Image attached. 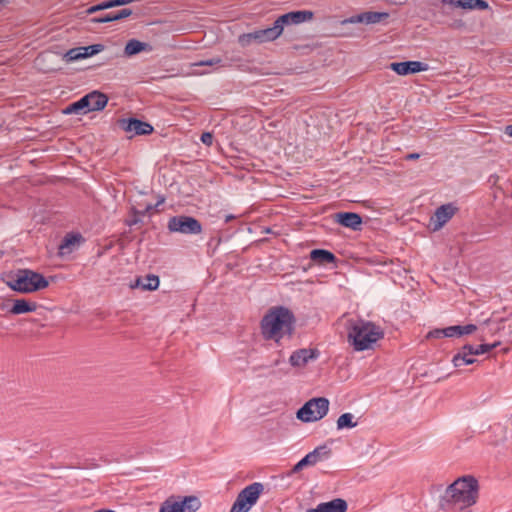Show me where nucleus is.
<instances>
[{
    "label": "nucleus",
    "instance_id": "6ab92c4d",
    "mask_svg": "<svg viewBox=\"0 0 512 512\" xmlns=\"http://www.w3.org/2000/svg\"><path fill=\"white\" fill-rule=\"evenodd\" d=\"M347 502L342 498H336L328 502L320 503L316 508H310L306 512H346Z\"/></svg>",
    "mask_w": 512,
    "mask_h": 512
},
{
    "label": "nucleus",
    "instance_id": "49530a36",
    "mask_svg": "<svg viewBox=\"0 0 512 512\" xmlns=\"http://www.w3.org/2000/svg\"><path fill=\"white\" fill-rule=\"evenodd\" d=\"M505 134L512 137V124L505 127Z\"/></svg>",
    "mask_w": 512,
    "mask_h": 512
},
{
    "label": "nucleus",
    "instance_id": "7ed1b4c3",
    "mask_svg": "<svg viewBox=\"0 0 512 512\" xmlns=\"http://www.w3.org/2000/svg\"><path fill=\"white\" fill-rule=\"evenodd\" d=\"M3 282L13 291L33 293L48 287V280L40 273L30 269L10 271L2 277Z\"/></svg>",
    "mask_w": 512,
    "mask_h": 512
},
{
    "label": "nucleus",
    "instance_id": "ea45409f",
    "mask_svg": "<svg viewBox=\"0 0 512 512\" xmlns=\"http://www.w3.org/2000/svg\"><path fill=\"white\" fill-rule=\"evenodd\" d=\"M109 8H111V6H110V2L108 0V1L102 2L100 4L91 6L90 8H88L86 10V12H87V14H93L97 11H101V10H105V9H109Z\"/></svg>",
    "mask_w": 512,
    "mask_h": 512
},
{
    "label": "nucleus",
    "instance_id": "8fccbe9b",
    "mask_svg": "<svg viewBox=\"0 0 512 512\" xmlns=\"http://www.w3.org/2000/svg\"><path fill=\"white\" fill-rule=\"evenodd\" d=\"M279 363H280V361H279V360H276V361L274 362V365L276 366V365H278Z\"/></svg>",
    "mask_w": 512,
    "mask_h": 512
},
{
    "label": "nucleus",
    "instance_id": "9b49d317",
    "mask_svg": "<svg viewBox=\"0 0 512 512\" xmlns=\"http://www.w3.org/2000/svg\"><path fill=\"white\" fill-rule=\"evenodd\" d=\"M314 17V13L310 10H297L285 13L279 16L276 20V27L281 29V34H283L285 28H288L291 25H299L301 23L312 20Z\"/></svg>",
    "mask_w": 512,
    "mask_h": 512
},
{
    "label": "nucleus",
    "instance_id": "dca6fc26",
    "mask_svg": "<svg viewBox=\"0 0 512 512\" xmlns=\"http://www.w3.org/2000/svg\"><path fill=\"white\" fill-rule=\"evenodd\" d=\"M389 67L398 75H409L428 70V65L420 61L393 62Z\"/></svg>",
    "mask_w": 512,
    "mask_h": 512
},
{
    "label": "nucleus",
    "instance_id": "58836bf2",
    "mask_svg": "<svg viewBox=\"0 0 512 512\" xmlns=\"http://www.w3.org/2000/svg\"><path fill=\"white\" fill-rule=\"evenodd\" d=\"M426 337L428 339H430V338L438 339L441 337H450V334L448 333V327H446V328H442V329H440V328L434 329V330L430 331Z\"/></svg>",
    "mask_w": 512,
    "mask_h": 512
},
{
    "label": "nucleus",
    "instance_id": "a18cd8bd",
    "mask_svg": "<svg viewBox=\"0 0 512 512\" xmlns=\"http://www.w3.org/2000/svg\"><path fill=\"white\" fill-rule=\"evenodd\" d=\"M419 157H420V154H418V153H410L405 156V159L406 160H416V159H419Z\"/></svg>",
    "mask_w": 512,
    "mask_h": 512
},
{
    "label": "nucleus",
    "instance_id": "37998d69",
    "mask_svg": "<svg viewBox=\"0 0 512 512\" xmlns=\"http://www.w3.org/2000/svg\"><path fill=\"white\" fill-rule=\"evenodd\" d=\"M131 14H132V10L131 9L124 8V9L116 12V16L115 17H117L118 20H121V19L129 17Z\"/></svg>",
    "mask_w": 512,
    "mask_h": 512
},
{
    "label": "nucleus",
    "instance_id": "f257e3e1",
    "mask_svg": "<svg viewBox=\"0 0 512 512\" xmlns=\"http://www.w3.org/2000/svg\"><path fill=\"white\" fill-rule=\"evenodd\" d=\"M478 481L475 477L466 475L450 484L441 497L442 509L462 510L476 503L478 498Z\"/></svg>",
    "mask_w": 512,
    "mask_h": 512
},
{
    "label": "nucleus",
    "instance_id": "393cba45",
    "mask_svg": "<svg viewBox=\"0 0 512 512\" xmlns=\"http://www.w3.org/2000/svg\"><path fill=\"white\" fill-rule=\"evenodd\" d=\"M89 108V98L85 96L81 97L78 101H75L69 104L64 110L63 113L70 114H86L88 113Z\"/></svg>",
    "mask_w": 512,
    "mask_h": 512
},
{
    "label": "nucleus",
    "instance_id": "412c9836",
    "mask_svg": "<svg viewBox=\"0 0 512 512\" xmlns=\"http://www.w3.org/2000/svg\"><path fill=\"white\" fill-rule=\"evenodd\" d=\"M159 277L153 274L144 277H137L135 282L131 284V288H141L142 290L153 291L159 286Z\"/></svg>",
    "mask_w": 512,
    "mask_h": 512
},
{
    "label": "nucleus",
    "instance_id": "09e8293b",
    "mask_svg": "<svg viewBox=\"0 0 512 512\" xmlns=\"http://www.w3.org/2000/svg\"><path fill=\"white\" fill-rule=\"evenodd\" d=\"M159 512H166V510H165V508H164L163 504H161Z\"/></svg>",
    "mask_w": 512,
    "mask_h": 512
},
{
    "label": "nucleus",
    "instance_id": "f704fd0d",
    "mask_svg": "<svg viewBox=\"0 0 512 512\" xmlns=\"http://www.w3.org/2000/svg\"><path fill=\"white\" fill-rule=\"evenodd\" d=\"M474 0H442L443 4H449L451 6L462 8V9H473Z\"/></svg>",
    "mask_w": 512,
    "mask_h": 512
},
{
    "label": "nucleus",
    "instance_id": "ddd939ff",
    "mask_svg": "<svg viewBox=\"0 0 512 512\" xmlns=\"http://www.w3.org/2000/svg\"><path fill=\"white\" fill-rule=\"evenodd\" d=\"M104 50V45L93 44L89 46L76 47L68 50L64 54V60L67 63L74 62L80 59H84L93 55H96Z\"/></svg>",
    "mask_w": 512,
    "mask_h": 512
},
{
    "label": "nucleus",
    "instance_id": "473e14b6",
    "mask_svg": "<svg viewBox=\"0 0 512 512\" xmlns=\"http://www.w3.org/2000/svg\"><path fill=\"white\" fill-rule=\"evenodd\" d=\"M316 464L314 461V455L312 454H306L298 463H296L293 468L289 471L288 475H292L295 473H298L306 466H312Z\"/></svg>",
    "mask_w": 512,
    "mask_h": 512
},
{
    "label": "nucleus",
    "instance_id": "c03bdc74",
    "mask_svg": "<svg viewBox=\"0 0 512 512\" xmlns=\"http://www.w3.org/2000/svg\"><path fill=\"white\" fill-rule=\"evenodd\" d=\"M135 1L136 0H109L111 8L116 7V6H123L126 4H130Z\"/></svg>",
    "mask_w": 512,
    "mask_h": 512
},
{
    "label": "nucleus",
    "instance_id": "7c9ffc66",
    "mask_svg": "<svg viewBox=\"0 0 512 512\" xmlns=\"http://www.w3.org/2000/svg\"><path fill=\"white\" fill-rule=\"evenodd\" d=\"M148 44L141 42L136 39H131L127 42L124 53L126 56H133L136 55L146 49Z\"/></svg>",
    "mask_w": 512,
    "mask_h": 512
},
{
    "label": "nucleus",
    "instance_id": "423d86ee",
    "mask_svg": "<svg viewBox=\"0 0 512 512\" xmlns=\"http://www.w3.org/2000/svg\"><path fill=\"white\" fill-rule=\"evenodd\" d=\"M263 490L264 485L260 482H254L246 486L237 495L230 512H248L256 504Z\"/></svg>",
    "mask_w": 512,
    "mask_h": 512
},
{
    "label": "nucleus",
    "instance_id": "4be33fe9",
    "mask_svg": "<svg viewBox=\"0 0 512 512\" xmlns=\"http://www.w3.org/2000/svg\"><path fill=\"white\" fill-rule=\"evenodd\" d=\"M86 97L89 98L88 112L103 110L108 103V97L99 91H92Z\"/></svg>",
    "mask_w": 512,
    "mask_h": 512
},
{
    "label": "nucleus",
    "instance_id": "9d476101",
    "mask_svg": "<svg viewBox=\"0 0 512 512\" xmlns=\"http://www.w3.org/2000/svg\"><path fill=\"white\" fill-rule=\"evenodd\" d=\"M314 17V13L310 10H297L285 13L279 16L276 20V27L281 29V34H283L285 28H288L291 25H299L301 23L312 20Z\"/></svg>",
    "mask_w": 512,
    "mask_h": 512
},
{
    "label": "nucleus",
    "instance_id": "2eb2a0df",
    "mask_svg": "<svg viewBox=\"0 0 512 512\" xmlns=\"http://www.w3.org/2000/svg\"><path fill=\"white\" fill-rule=\"evenodd\" d=\"M457 208L453 204L448 203L438 207L431 217V225L433 231L441 229L456 213Z\"/></svg>",
    "mask_w": 512,
    "mask_h": 512
},
{
    "label": "nucleus",
    "instance_id": "a19ab883",
    "mask_svg": "<svg viewBox=\"0 0 512 512\" xmlns=\"http://www.w3.org/2000/svg\"><path fill=\"white\" fill-rule=\"evenodd\" d=\"M213 139H214V136L212 133L210 132H204L202 135H201V141L203 144L207 145V146H211L212 143H213Z\"/></svg>",
    "mask_w": 512,
    "mask_h": 512
},
{
    "label": "nucleus",
    "instance_id": "b1692460",
    "mask_svg": "<svg viewBox=\"0 0 512 512\" xmlns=\"http://www.w3.org/2000/svg\"><path fill=\"white\" fill-rule=\"evenodd\" d=\"M310 259L318 264L325 265L336 262V256L325 249H314L310 252Z\"/></svg>",
    "mask_w": 512,
    "mask_h": 512
},
{
    "label": "nucleus",
    "instance_id": "f3484780",
    "mask_svg": "<svg viewBox=\"0 0 512 512\" xmlns=\"http://www.w3.org/2000/svg\"><path fill=\"white\" fill-rule=\"evenodd\" d=\"M319 356L317 349L302 348L294 351L290 358L289 363L293 367H304L310 360H315Z\"/></svg>",
    "mask_w": 512,
    "mask_h": 512
},
{
    "label": "nucleus",
    "instance_id": "a878e982",
    "mask_svg": "<svg viewBox=\"0 0 512 512\" xmlns=\"http://www.w3.org/2000/svg\"><path fill=\"white\" fill-rule=\"evenodd\" d=\"M37 309L35 302H29L25 299H16L13 303L10 313L14 315L34 312Z\"/></svg>",
    "mask_w": 512,
    "mask_h": 512
},
{
    "label": "nucleus",
    "instance_id": "2f4dec72",
    "mask_svg": "<svg viewBox=\"0 0 512 512\" xmlns=\"http://www.w3.org/2000/svg\"><path fill=\"white\" fill-rule=\"evenodd\" d=\"M499 343L494 344H480L476 347L470 344L464 345V350L468 351V354L473 355H480L487 352H490L492 349H494Z\"/></svg>",
    "mask_w": 512,
    "mask_h": 512
},
{
    "label": "nucleus",
    "instance_id": "c85d7f7f",
    "mask_svg": "<svg viewBox=\"0 0 512 512\" xmlns=\"http://www.w3.org/2000/svg\"><path fill=\"white\" fill-rule=\"evenodd\" d=\"M258 30L260 32L262 41L264 43L274 41V40L278 39L282 35L281 34V29L276 27V23L275 22L273 23V25L271 27H267V28H264V29H258Z\"/></svg>",
    "mask_w": 512,
    "mask_h": 512
},
{
    "label": "nucleus",
    "instance_id": "cd10ccee",
    "mask_svg": "<svg viewBox=\"0 0 512 512\" xmlns=\"http://www.w3.org/2000/svg\"><path fill=\"white\" fill-rule=\"evenodd\" d=\"M238 42L243 47L249 46L252 43H258V44L264 43L262 41V38H261V35H260V32L258 29L254 30L252 32H249V33L241 34L238 37Z\"/></svg>",
    "mask_w": 512,
    "mask_h": 512
},
{
    "label": "nucleus",
    "instance_id": "20e7f679",
    "mask_svg": "<svg viewBox=\"0 0 512 512\" xmlns=\"http://www.w3.org/2000/svg\"><path fill=\"white\" fill-rule=\"evenodd\" d=\"M382 329L372 322L358 320L351 324L348 341L356 351L372 348V345L383 338Z\"/></svg>",
    "mask_w": 512,
    "mask_h": 512
},
{
    "label": "nucleus",
    "instance_id": "c9c22d12",
    "mask_svg": "<svg viewBox=\"0 0 512 512\" xmlns=\"http://www.w3.org/2000/svg\"><path fill=\"white\" fill-rule=\"evenodd\" d=\"M309 454L314 455V461L317 463L322 458L329 457L331 454V450L326 445H322L316 447L312 452H309Z\"/></svg>",
    "mask_w": 512,
    "mask_h": 512
},
{
    "label": "nucleus",
    "instance_id": "de8ad7c7",
    "mask_svg": "<svg viewBox=\"0 0 512 512\" xmlns=\"http://www.w3.org/2000/svg\"><path fill=\"white\" fill-rule=\"evenodd\" d=\"M236 217L233 215V214H227L225 216V222L228 223L230 222L231 220L235 219Z\"/></svg>",
    "mask_w": 512,
    "mask_h": 512
},
{
    "label": "nucleus",
    "instance_id": "bb28decb",
    "mask_svg": "<svg viewBox=\"0 0 512 512\" xmlns=\"http://www.w3.org/2000/svg\"><path fill=\"white\" fill-rule=\"evenodd\" d=\"M476 362V359L472 357L471 354H468L467 350H464V346L461 350L454 355L452 359V363L455 367H461L463 365H471Z\"/></svg>",
    "mask_w": 512,
    "mask_h": 512
},
{
    "label": "nucleus",
    "instance_id": "f03ea898",
    "mask_svg": "<svg viewBox=\"0 0 512 512\" xmlns=\"http://www.w3.org/2000/svg\"><path fill=\"white\" fill-rule=\"evenodd\" d=\"M265 339L279 342L284 336L291 337L295 329L294 314L286 307L272 308L261 321Z\"/></svg>",
    "mask_w": 512,
    "mask_h": 512
},
{
    "label": "nucleus",
    "instance_id": "5701e85b",
    "mask_svg": "<svg viewBox=\"0 0 512 512\" xmlns=\"http://www.w3.org/2000/svg\"><path fill=\"white\" fill-rule=\"evenodd\" d=\"M164 202V198L160 199L156 205L147 204L144 209L139 210L135 207L131 208V218L126 220V224L128 226H134L142 222L141 217L145 216L147 213L151 212L154 208Z\"/></svg>",
    "mask_w": 512,
    "mask_h": 512
},
{
    "label": "nucleus",
    "instance_id": "4468645a",
    "mask_svg": "<svg viewBox=\"0 0 512 512\" xmlns=\"http://www.w3.org/2000/svg\"><path fill=\"white\" fill-rule=\"evenodd\" d=\"M388 17H389V14L386 12L368 11V12L360 13L358 15H353L349 18H346L341 22V24L342 25L357 24V23L376 24L383 20H386Z\"/></svg>",
    "mask_w": 512,
    "mask_h": 512
},
{
    "label": "nucleus",
    "instance_id": "c756f323",
    "mask_svg": "<svg viewBox=\"0 0 512 512\" xmlns=\"http://www.w3.org/2000/svg\"><path fill=\"white\" fill-rule=\"evenodd\" d=\"M477 327L474 324H467L464 326L455 325L448 327V333L450 337H461L463 335H468L476 331Z\"/></svg>",
    "mask_w": 512,
    "mask_h": 512
},
{
    "label": "nucleus",
    "instance_id": "1a4fd4ad",
    "mask_svg": "<svg viewBox=\"0 0 512 512\" xmlns=\"http://www.w3.org/2000/svg\"><path fill=\"white\" fill-rule=\"evenodd\" d=\"M314 17V13L310 10H297L285 13L279 16L276 20V27L281 29V34H283L285 28H288L291 25H299L301 23L312 20Z\"/></svg>",
    "mask_w": 512,
    "mask_h": 512
},
{
    "label": "nucleus",
    "instance_id": "aec40b11",
    "mask_svg": "<svg viewBox=\"0 0 512 512\" xmlns=\"http://www.w3.org/2000/svg\"><path fill=\"white\" fill-rule=\"evenodd\" d=\"M82 240L80 234H67L59 245V255L64 256L72 253Z\"/></svg>",
    "mask_w": 512,
    "mask_h": 512
},
{
    "label": "nucleus",
    "instance_id": "4c0bfd02",
    "mask_svg": "<svg viewBox=\"0 0 512 512\" xmlns=\"http://www.w3.org/2000/svg\"><path fill=\"white\" fill-rule=\"evenodd\" d=\"M195 66H225L226 64L220 57H213L208 60L200 61L194 64Z\"/></svg>",
    "mask_w": 512,
    "mask_h": 512
},
{
    "label": "nucleus",
    "instance_id": "a211bd4d",
    "mask_svg": "<svg viewBox=\"0 0 512 512\" xmlns=\"http://www.w3.org/2000/svg\"><path fill=\"white\" fill-rule=\"evenodd\" d=\"M335 222L354 231L361 230L362 218L354 212H338L333 215Z\"/></svg>",
    "mask_w": 512,
    "mask_h": 512
},
{
    "label": "nucleus",
    "instance_id": "6e6552de",
    "mask_svg": "<svg viewBox=\"0 0 512 512\" xmlns=\"http://www.w3.org/2000/svg\"><path fill=\"white\" fill-rule=\"evenodd\" d=\"M162 504L166 512H196L201 505L196 496H170Z\"/></svg>",
    "mask_w": 512,
    "mask_h": 512
},
{
    "label": "nucleus",
    "instance_id": "e433bc0d",
    "mask_svg": "<svg viewBox=\"0 0 512 512\" xmlns=\"http://www.w3.org/2000/svg\"><path fill=\"white\" fill-rule=\"evenodd\" d=\"M115 16H116V12H109V13L103 14L101 16L94 17L91 19V21L94 23H108V22L118 21V18Z\"/></svg>",
    "mask_w": 512,
    "mask_h": 512
},
{
    "label": "nucleus",
    "instance_id": "0eeeda50",
    "mask_svg": "<svg viewBox=\"0 0 512 512\" xmlns=\"http://www.w3.org/2000/svg\"><path fill=\"white\" fill-rule=\"evenodd\" d=\"M167 228L172 233L185 235H197L202 232L201 223L196 218L187 215L171 217L168 221Z\"/></svg>",
    "mask_w": 512,
    "mask_h": 512
},
{
    "label": "nucleus",
    "instance_id": "39448f33",
    "mask_svg": "<svg viewBox=\"0 0 512 512\" xmlns=\"http://www.w3.org/2000/svg\"><path fill=\"white\" fill-rule=\"evenodd\" d=\"M329 400L325 397L312 398L307 401L298 411L297 418L303 422H314L327 415Z\"/></svg>",
    "mask_w": 512,
    "mask_h": 512
},
{
    "label": "nucleus",
    "instance_id": "72a5a7b5",
    "mask_svg": "<svg viewBox=\"0 0 512 512\" xmlns=\"http://www.w3.org/2000/svg\"><path fill=\"white\" fill-rule=\"evenodd\" d=\"M354 415L351 413L342 414L337 420V429L342 430L345 428H354L357 425V422L353 421Z\"/></svg>",
    "mask_w": 512,
    "mask_h": 512
},
{
    "label": "nucleus",
    "instance_id": "79ce46f5",
    "mask_svg": "<svg viewBox=\"0 0 512 512\" xmlns=\"http://www.w3.org/2000/svg\"><path fill=\"white\" fill-rule=\"evenodd\" d=\"M489 4L484 0H474L472 10H486Z\"/></svg>",
    "mask_w": 512,
    "mask_h": 512
},
{
    "label": "nucleus",
    "instance_id": "f8f14e48",
    "mask_svg": "<svg viewBox=\"0 0 512 512\" xmlns=\"http://www.w3.org/2000/svg\"><path fill=\"white\" fill-rule=\"evenodd\" d=\"M117 124L119 128L130 134L129 138L149 135L154 130L151 124L136 118H122L117 121Z\"/></svg>",
    "mask_w": 512,
    "mask_h": 512
}]
</instances>
